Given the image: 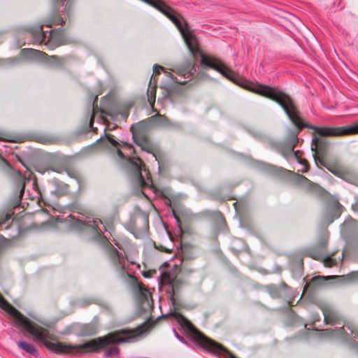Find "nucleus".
Segmentation results:
<instances>
[{"instance_id": "f257e3e1", "label": "nucleus", "mask_w": 358, "mask_h": 358, "mask_svg": "<svg viewBox=\"0 0 358 358\" xmlns=\"http://www.w3.org/2000/svg\"><path fill=\"white\" fill-rule=\"evenodd\" d=\"M175 24L180 32L192 55L196 56L197 54L200 55L202 64L216 70L226 78L241 85L244 88L276 101L282 106L292 122L296 127V129L293 133L294 138L291 145L287 152H282V155L285 157H288L289 155H292L300 164H307L305 159L300 158L299 152L294 151V148L298 142L296 136L301 129L305 127V124H303L302 120L299 115V111L292 99L287 94L276 88L262 85H255L250 83H240L238 80V76L231 69L227 66L220 59L206 55L201 52L199 48L197 38H196L194 31L189 28V24Z\"/></svg>"}, {"instance_id": "f03ea898", "label": "nucleus", "mask_w": 358, "mask_h": 358, "mask_svg": "<svg viewBox=\"0 0 358 358\" xmlns=\"http://www.w3.org/2000/svg\"><path fill=\"white\" fill-rule=\"evenodd\" d=\"M0 307L6 310L15 324L30 334L34 341L44 344L47 348L57 352L86 353L90 352V341L80 344L64 345L51 341L49 331L25 317L9 303L0 294Z\"/></svg>"}, {"instance_id": "7ed1b4c3", "label": "nucleus", "mask_w": 358, "mask_h": 358, "mask_svg": "<svg viewBox=\"0 0 358 358\" xmlns=\"http://www.w3.org/2000/svg\"><path fill=\"white\" fill-rule=\"evenodd\" d=\"M107 227L100 219L93 218L91 221V238L99 242L106 249L114 271L119 278L124 280L136 282L131 268L134 263L129 262L125 256L117 251L107 238L102 235V229L107 231Z\"/></svg>"}, {"instance_id": "20e7f679", "label": "nucleus", "mask_w": 358, "mask_h": 358, "mask_svg": "<svg viewBox=\"0 0 358 358\" xmlns=\"http://www.w3.org/2000/svg\"><path fill=\"white\" fill-rule=\"evenodd\" d=\"M144 331V326H140L132 329L115 331L105 336L91 339V351L104 350L106 357L113 358L119 354V349L115 346L116 344L134 342Z\"/></svg>"}, {"instance_id": "39448f33", "label": "nucleus", "mask_w": 358, "mask_h": 358, "mask_svg": "<svg viewBox=\"0 0 358 358\" xmlns=\"http://www.w3.org/2000/svg\"><path fill=\"white\" fill-rule=\"evenodd\" d=\"M70 210L78 215H69L64 222L70 229L81 238H87L90 235V209L76 201L70 205Z\"/></svg>"}, {"instance_id": "423d86ee", "label": "nucleus", "mask_w": 358, "mask_h": 358, "mask_svg": "<svg viewBox=\"0 0 358 358\" xmlns=\"http://www.w3.org/2000/svg\"><path fill=\"white\" fill-rule=\"evenodd\" d=\"M130 166L136 184L141 187H152V181L140 158L130 159Z\"/></svg>"}, {"instance_id": "0eeeda50", "label": "nucleus", "mask_w": 358, "mask_h": 358, "mask_svg": "<svg viewBox=\"0 0 358 358\" xmlns=\"http://www.w3.org/2000/svg\"><path fill=\"white\" fill-rule=\"evenodd\" d=\"M53 24H37V26L30 29V34L33 36L34 40L36 43H42L48 38V32L50 33L49 38L52 40H55L57 42V45L64 43V34L63 31H59V34L57 36L52 30L44 31L43 25H46L48 28H52Z\"/></svg>"}, {"instance_id": "6e6552de", "label": "nucleus", "mask_w": 358, "mask_h": 358, "mask_svg": "<svg viewBox=\"0 0 358 358\" xmlns=\"http://www.w3.org/2000/svg\"><path fill=\"white\" fill-rule=\"evenodd\" d=\"M21 54L27 58L45 60V62L51 66L62 67L64 64V58L56 55L49 57L47 54L34 49H22Z\"/></svg>"}, {"instance_id": "1a4fd4ad", "label": "nucleus", "mask_w": 358, "mask_h": 358, "mask_svg": "<svg viewBox=\"0 0 358 358\" xmlns=\"http://www.w3.org/2000/svg\"><path fill=\"white\" fill-rule=\"evenodd\" d=\"M180 269L176 267L171 270L164 271L161 275V283L169 285L167 292L171 294V299L173 300L175 292L180 288L182 282L178 278Z\"/></svg>"}, {"instance_id": "9d476101", "label": "nucleus", "mask_w": 358, "mask_h": 358, "mask_svg": "<svg viewBox=\"0 0 358 358\" xmlns=\"http://www.w3.org/2000/svg\"><path fill=\"white\" fill-rule=\"evenodd\" d=\"M321 136H341L358 134V124L349 127H310Z\"/></svg>"}, {"instance_id": "9b49d317", "label": "nucleus", "mask_w": 358, "mask_h": 358, "mask_svg": "<svg viewBox=\"0 0 358 358\" xmlns=\"http://www.w3.org/2000/svg\"><path fill=\"white\" fill-rule=\"evenodd\" d=\"M136 292L139 308L143 312L150 311L152 308V301L150 292L138 282H136Z\"/></svg>"}, {"instance_id": "f8f14e48", "label": "nucleus", "mask_w": 358, "mask_h": 358, "mask_svg": "<svg viewBox=\"0 0 358 358\" xmlns=\"http://www.w3.org/2000/svg\"><path fill=\"white\" fill-rule=\"evenodd\" d=\"M132 129V134H133V138L135 140V142L137 145H138L142 150L147 151L148 152L152 153V157L155 159V160L157 159V157L155 152V148L152 146V145L150 143V141L148 138H146L145 136L142 135H138L135 131V128L133 127L131 128Z\"/></svg>"}, {"instance_id": "ddd939ff", "label": "nucleus", "mask_w": 358, "mask_h": 358, "mask_svg": "<svg viewBox=\"0 0 358 358\" xmlns=\"http://www.w3.org/2000/svg\"><path fill=\"white\" fill-rule=\"evenodd\" d=\"M322 310L324 317V322L327 324H334L339 321L340 317L338 313L329 306L325 305L322 306Z\"/></svg>"}, {"instance_id": "4468645a", "label": "nucleus", "mask_w": 358, "mask_h": 358, "mask_svg": "<svg viewBox=\"0 0 358 358\" xmlns=\"http://www.w3.org/2000/svg\"><path fill=\"white\" fill-rule=\"evenodd\" d=\"M172 71L176 73L178 76L184 77L185 79L190 78L196 71L194 65L188 62L185 66H178L172 69Z\"/></svg>"}, {"instance_id": "2eb2a0df", "label": "nucleus", "mask_w": 358, "mask_h": 358, "mask_svg": "<svg viewBox=\"0 0 358 358\" xmlns=\"http://www.w3.org/2000/svg\"><path fill=\"white\" fill-rule=\"evenodd\" d=\"M90 131V106L87 104L85 108V118L77 130L78 136L87 134Z\"/></svg>"}, {"instance_id": "dca6fc26", "label": "nucleus", "mask_w": 358, "mask_h": 358, "mask_svg": "<svg viewBox=\"0 0 358 358\" xmlns=\"http://www.w3.org/2000/svg\"><path fill=\"white\" fill-rule=\"evenodd\" d=\"M157 81H154V78H151L147 91L148 101L150 106L153 108L156 99Z\"/></svg>"}, {"instance_id": "f3484780", "label": "nucleus", "mask_w": 358, "mask_h": 358, "mask_svg": "<svg viewBox=\"0 0 358 358\" xmlns=\"http://www.w3.org/2000/svg\"><path fill=\"white\" fill-rule=\"evenodd\" d=\"M17 345L21 350L31 356L37 357L38 355V350L34 345L31 344H29L23 341H20L17 343Z\"/></svg>"}, {"instance_id": "a211bd4d", "label": "nucleus", "mask_w": 358, "mask_h": 358, "mask_svg": "<svg viewBox=\"0 0 358 358\" xmlns=\"http://www.w3.org/2000/svg\"><path fill=\"white\" fill-rule=\"evenodd\" d=\"M51 183L54 185V192L57 195H64L69 191V185L58 179L54 178Z\"/></svg>"}, {"instance_id": "6ab92c4d", "label": "nucleus", "mask_w": 358, "mask_h": 358, "mask_svg": "<svg viewBox=\"0 0 358 358\" xmlns=\"http://www.w3.org/2000/svg\"><path fill=\"white\" fill-rule=\"evenodd\" d=\"M310 256L315 259H322L325 266L331 267L337 264L336 260L331 257H322L320 254L310 253Z\"/></svg>"}, {"instance_id": "aec40b11", "label": "nucleus", "mask_w": 358, "mask_h": 358, "mask_svg": "<svg viewBox=\"0 0 358 358\" xmlns=\"http://www.w3.org/2000/svg\"><path fill=\"white\" fill-rule=\"evenodd\" d=\"M322 278L324 280L329 279V278H336L339 280L341 282H348L353 280L354 279L358 278V273L357 272H352L348 275L347 276L345 275H331L328 277H318V279Z\"/></svg>"}, {"instance_id": "412c9836", "label": "nucleus", "mask_w": 358, "mask_h": 358, "mask_svg": "<svg viewBox=\"0 0 358 358\" xmlns=\"http://www.w3.org/2000/svg\"><path fill=\"white\" fill-rule=\"evenodd\" d=\"M326 146L325 141L324 139L318 137H314L312 141L311 150L313 153V156L315 157L317 154V150H322Z\"/></svg>"}, {"instance_id": "4be33fe9", "label": "nucleus", "mask_w": 358, "mask_h": 358, "mask_svg": "<svg viewBox=\"0 0 358 358\" xmlns=\"http://www.w3.org/2000/svg\"><path fill=\"white\" fill-rule=\"evenodd\" d=\"M74 331L80 337H87L90 336V325H76L74 326Z\"/></svg>"}, {"instance_id": "5701e85b", "label": "nucleus", "mask_w": 358, "mask_h": 358, "mask_svg": "<svg viewBox=\"0 0 358 358\" xmlns=\"http://www.w3.org/2000/svg\"><path fill=\"white\" fill-rule=\"evenodd\" d=\"M30 176H31L29 175V176L27 177L26 175L22 174V173L20 171H17L15 173L16 180L18 183L19 187H21V192L24 189L26 182L30 181Z\"/></svg>"}, {"instance_id": "b1692460", "label": "nucleus", "mask_w": 358, "mask_h": 358, "mask_svg": "<svg viewBox=\"0 0 358 358\" xmlns=\"http://www.w3.org/2000/svg\"><path fill=\"white\" fill-rule=\"evenodd\" d=\"M104 141H106V143L110 144L111 145H113V147L117 148V155L120 158L124 157L123 153L119 148V147L120 146V144L117 141H116L115 139H113L112 136H108L104 140Z\"/></svg>"}, {"instance_id": "393cba45", "label": "nucleus", "mask_w": 358, "mask_h": 358, "mask_svg": "<svg viewBox=\"0 0 358 358\" xmlns=\"http://www.w3.org/2000/svg\"><path fill=\"white\" fill-rule=\"evenodd\" d=\"M152 118L160 125L166 126L169 124V120L164 115L157 114L156 116H152Z\"/></svg>"}, {"instance_id": "a878e982", "label": "nucleus", "mask_w": 358, "mask_h": 358, "mask_svg": "<svg viewBox=\"0 0 358 358\" xmlns=\"http://www.w3.org/2000/svg\"><path fill=\"white\" fill-rule=\"evenodd\" d=\"M344 331L343 327H338L335 330L328 329L324 331L325 334L331 333L332 336H342Z\"/></svg>"}, {"instance_id": "bb28decb", "label": "nucleus", "mask_w": 358, "mask_h": 358, "mask_svg": "<svg viewBox=\"0 0 358 358\" xmlns=\"http://www.w3.org/2000/svg\"><path fill=\"white\" fill-rule=\"evenodd\" d=\"M50 170L52 171H57V172H62L63 171L62 169H57V168H52V169H46V168H37L36 169V171L41 173V174H44L46 171H49Z\"/></svg>"}, {"instance_id": "cd10ccee", "label": "nucleus", "mask_w": 358, "mask_h": 358, "mask_svg": "<svg viewBox=\"0 0 358 358\" xmlns=\"http://www.w3.org/2000/svg\"><path fill=\"white\" fill-rule=\"evenodd\" d=\"M284 18L287 22H295L298 20V17L292 13H286Z\"/></svg>"}, {"instance_id": "c85d7f7f", "label": "nucleus", "mask_w": 358, "mask_h": 358, "mask_svg": "<svg viewBox=\"0 0 358 358\" xmlns=\"http://www.w3.org/2000/svg\"><path fill=\"white\" fill-rule=\"evenodd\" d=\"M8 241L6 238H0V252H1L8 245Z\"/></svg>"}, {"instance_id": "c756f323", "label": "nucleus", "mask_w": 358, "mask_h": 358, "mask_svg": "<svg viewBox=\"0 0 358 358\" xmlns=\"http://www.w3.org/2000/svg\"><path fill=\"white\" fill-rule=\"evenodd\" d=\"M162 70H163V68L161 66L155 65L154 66V72H153V75L151 78H154V81H157L155 79V76H157L158 74H159L160 71Z\"/></svg>"}, {"instance_id": "7c9ffc66", "label": "nucleus", "mask_w": 358, "mask_h": 358, "mask_svg": "<svg viewBox=\"0 0 358 358\" xmlns=\"http://www.w3.org/2000/svg\"><path fill=\"white\" fill-rule=\"evenodd\" d=\"M328 240L327 234H324L321 241L319 243V247L321 248H324L326 247L327 243Z\"/></svg>"}, {"instance_id": "2f4dec72", "label": "nucleus", "mask_w": 358, "mask_h": 358, "mask_svg": "<svg viewBox=\"0 0 358 358\" xmlns=\"http://www.w3.org/2000/svg\"><path fill=\"white\" fill-rule=\"evenodd\" d=\"M165 73L169 76H171V78L175 80V82L178 84L185 85L187 83V81L186 80H180V79H178V78H173L171 73H170V72L166 71Z\"/></svg>"}, {"instance_id": "473e14b6", "label": "nucleus", "mask_w": 358, "mask_h": 358, "mask_svg": "<svg viewBox=\"0 0 358 358\" xmlns=\"http://www.w3.org/2000/svg\"><path fill=\"white\" fill-rule=\"evenodd\" d=\"M298 178H299V182L301 185H310L311 184L310 180H308L306 177H304L303 176H299Z\"/></svg>"}, {"instance_id": "72a5a7b5", "label": "nucleus", "mask_w": 358, "mask_h": 358, "mask_svg": "<svg viewBox=\"0 0 358 358\" xmlns=\"http://www.w3.org/2000/svg\"><path fill=\"white\" fill-rule=\"evenodd\" d=\"M67 173L68 175L71 177V178H75L78 182L79 183V179L78 178V174L76 171H67Z\"/></svg>"}, {"instance_id": "f704fd0d", "label": "nucleus", "mask_w": 358, "mask_h": 358, "mask_svg": "<svg viewBox=\"0 0 358 358\" xmlns=\"http://www.w3.org/2000/svg\"><path fill=\"white\" fill-rule=\"evenodd\" d=\"M341 208L342 206L338 203H337L336 204V215H335V217L337 218L340 216L341 213Z\"/></svg>"}, {"instance_id": "c9c22d12", "label": "nucleus", "mask_w": 358, "mask_h": 358, "mask_svg": "<svg viewBox=\"0 0 358 358\" xmlns=\"http://www.w3.org/2000/svg\"><path fill=\"white\" fill-rule=\"evenodd\" d=\"M11 217H12V215L7 214L6 216V218L4 219V221H3L0 223V227L2 226L3 224H6V222L7 221H8L9 220H10Z\"/></svg>"}, {"instance_id": "e433bc0d", "label": "nucleus", "mask_w": 358, "mask_h": 358, "mask_svg": "<svg viewBox=\"0 0 358 358\" xmlns=\"http://www.w3.org/2000/svg\"><path fill=\"white\" fill-rule=\"evenodd\" d=\"M173 215H174V216H175L176 219V220H177V221L178 222V221H179V220H178V216H177V215H176V210H175V208H173Z\"/></svg>"}, {"instance_id": "4c0bfd02", "label": "nucleus", "mask_w": 358, "mask_h": 358, "mask_svg": "<svg viewBox=\"0 0 358 358\" xmlns=\"http://www.w3.org/2000/svg\"><path fill=\"white\" fill-rule=\"evenodd\" d=\"M8 60H10L13 62H16L17 60V58H10V59H8Z\"/></svg>"}, {"instance_id": "58836bf2", "label": "nucleus", "mask_w": 358, "mask_h": 358, "mask_svg": "<svg viewBox=\"0 0 358 358\" xmlns=\"http://www.w3.org/2000/svg\"><path fill=\"white\" fill-rule=\"evenodd\" d=\"M90 124H91V128L93 126V117L92 116H91V122H90Z\"/></svg>"}, {"instance_id": "ea45409f", "label": "nucleus", "mask_w": 358, "mask_h": 358, "mask_svg": "<svg viewBox=\"0 0 358 358\" xmlns=\"http://www.w3.org/2000/svg\"><path fill=\"white\" fill-rule=\"evenodd\" d=\"M30 315V317H34V319H36V317H34L32 315Z\"/></svg>"}]
</instances>
